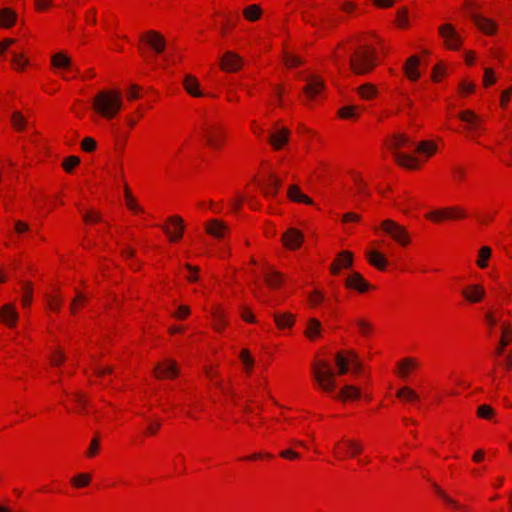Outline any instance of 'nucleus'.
<instances>
[{
    "label": "nucleus",
    "instance_id": "obj_64",
    "mask_svg": "<svg viewBox=\"0 0 512 512\" xmlns=\"http://www.w3.org/2000/svg\"><path fill=\"white\" fill-rule=\"evenodd\" d=\"M83 221L86 224H97L102 221V218L98 211L90 209L83 214Z\"/></svg>",
    "mask_w": 512,
    "mask_h": 512
},
{
    "label": "nucleus",
    "instance_id": "obj_60",
    "mask_svg": "<svg viewBox=\"0 0 512 512\" xmlns=\"http://www.w3.org/2000/svg\"><path fill=\"white\" fill-rule=\"evenodd\" d=\"M63 304V298L61 295L55 293L47 297V305L53 312H58Z\"/></svg>",
    "mask_w": 512,
    "mask_h": 512
},
{
    "label": "nucleus",
    "instance_id": "obj_49",
    "mask_svg": "<svg viewBox=\"0 0 512 512\" xmlns=\"http://www.w3.org/2000/svg\"><path fill=\"white\" fill-rule=\"evenodd\" d=\"M267 286L271 289H279L283 283V276L277 271H268L264 275Z\"/></svg>",
    "mask_w": 512,
    "mask_h": 512
},
{
    "label": "nucleus",
    "instance_id": "obj_38",
    "mask_svg": "<svg viewBox=\"0 0 512 512\" xmlns=\"http://www.w3.org/2000/svg\"><path fill=\"white\" fill-rule=\"evenodd\" d=\"M287 197L297 203H303L306 205H313L314 201L312 198L304 194L297 185H290L287 191Z\"/></svg>",
    "mask_w": 512,
    "mask_h": 512
},
{
    "label": "nucleus",
    "instance_id": "obj_43",
    "mask_svg": "<svg viewBox=\"0 0 512 512\" xmlns=\"http://www.w3.org/2000/svg\"><path fill=\"white\" fill-rule=\"evenodd\" d=\"M471 17H472L475 25L482 32H495V30L498 28L495 22H493L492 20L487 19L485 17H482L481 15H478L474 12H471Z\"/></svg>",
    "mask_w": 512,
    "mask_h": 512
},
{
    "label": "nucleus",
    "instance_id": "obj_1",
    "mask_svg": "<svg viewBox=\"0 0 512 512\" xmlns=\"http://www.w3.org/2000/svg\"><path fill=\"white\" fill-rule=\"evenodd\" d=\"M95 115L111 121L118 117L124 107L123 93L118 88H105L98 91L91 103Z\"/></svg>",
    "mask_w": 512,
    "mask_h": 512
},
{
    "label": "nucleus",
    "instance_id": "obj_62",
    "mask_svg": "<svg viewBox=\"0 0 512 512\" xmlns=\"http://www.w3.org/2000/svg\"><path fill=\"white\" fill-rule=\"evenodd\" d=\"M395 22L399 29H405V28L410 27V23H409V19H408V11L406 8H402L397 12Z\"/></svg>",
    "mask_w": 512,
    "mask_h": 512
},
{
    "label": "nucleus",
    "instance_id": "obj_10",
    "mask_svg": "<svg viewBox=\"0 0 512 512\" xmlns=\"http://www.w3.org/2000/svg\"><path fill=\"white\" fill-rule=\"evenodd\" d=\"M362 451L363 446L358 440L345 437L337 441L332 448V454L338 461H342L347 458H356L362 453Z\"/></svg>",
    "mask_w": 512,
    "mask_h": 512
},
{
    "label": "nucleus",
    "instance_id": "obj_9",
    "mask_svg": "<svg viewBox=\"0 0 512 512\" xmlns=\"http://www.w3.org/2000/svg\"><path fill=\"white\" fill-rule=\"evenodd\" d=\"M202 134L206 145L213 150H221L226 143V128L218 121H206L202 128Z\"/></svg>",
    "mask_w": 512,
    "mask_h": 512
},
{
    "label": "nucleus",
    "instance_id": "obj_48",
    "mask_svg": "<svg viewBox=\"0 0 512 512\" xmlns=\"http://www.w3.org/2000/svg\"><path fill=\"white\" fill-rule=\"evenodd\" d=\"M321 323L316 318H311L307 322V326L305 329V336L310 340H315L320 336L321 333Z\"/></svg>",
    "mask_w": 512,
    "mask_h": 512
},
{
    "label": "nucleus",
    "instance_id": "obj_11",
    "mask_svg": "<svg viewBox=\"0 0 512 512\" xmlns=\"http://www.w3.org/2000/svg\"><path fill=\"white\" fill-rule=\"evenodd\" d=\"M335 365L339 375H344L351 371L355 375L362 372L363 365L358 356L353 351H341L335 355Z\"/></svg>",
    "mask_w": 512,
    "mask_h": 512
},
{
    "label": "nucleus",
    "instance_id": "obj_16",
    "mask_svg": "<svg viewBox=\"0 0 512 512\" xmlns=\"http://www.w3.org/2000/svg\"><path fill=\"white\" fill-rule=\"evenodd\" d=\"M459 119L466 123L467 137L476 140L483 131L481 118L471 110H464L459 113Z\"/></svg>",
    "mask_w": 512,
    "mask_h": 512
},
{
    "label": "nucleus",
    "instance_id": "obj_4",
    "mask_svg": "<svg viewBox=\"0 0 512 512\" xmlns=\"http://www.w3.org/2000/svg\"><path fill=\"white\" fill-rule=\"evenodd\" d=\"M374 233L381 236H388L394 243L406 247L411 243V237L407 229L394 220H383L379 226L374 227Z\"/></svg>",
    "mask_w": 512,
    "mask_h": 512
},
{
    "label": "nucleus",
    "instance_id": "obj_58",
    "mask_svg": "<svg viewBox=\"0 0 512 512\" xmlns=\"http://www.w3.org/2000/svg\"><path fill=\"white\" fill-rule=\"evenodd\" d=\"M143 88L137 84H132L125 92L127 101H136L142 97Z\"/></svg>",
    "mask_w": 512,
    "mask_h": 512
},
{
    "label": "nucleus",
    "instance_id": "obj_63",
    "mask_svg": "<svg viewBox=\"0 0 512 512\" xmlns=\"http://www.w3.org/2000/svg\"><path fill=\"white\" fill-rule=\"evenodd\" d=\"M324 298V294L320 290L315 289L309 294V305L313 308H316L323 303Z\"/></svg>",
    "mask_w": 512,
    "mask_h": 512
},
{
    "label": "nucleus",
    "instance_id": "obj_34",
    "mask_svg": "<svg viewBox=\"0 0 512 512\" xmlns=\"http://www.w3.org/2000/svg\"><path fill=\"white\" fill-rule=\"evenodd\" d=\"M205 231L215 238H223L228 232V227L218 219H211L205 225Z\"/></svg>",
    "mask_w": 512,
    "mask_h": 512
},
{
    "label": "nucleus",
    "instance_id": "obj_32",
    "mask_svg": "<svg viewBox=\"0 0 512 512\" xmlns=\"http://www.w3.org/2000/svg\"><path fill=\"white\" fill-rule=\"evenodd\" d=\"M438 150L437 144L431 140H424L415 145L414 152L420 154L424 159L419 158L422 164L436 154Z\"/></svg>",
    "mask_w": 512,
    "mask_h": 512
},
{
    "label": "nucleus",
    "instance_id": "obj_56",
    "mask_svg": "<svg viewBox=\"0 0 512 512\" xmlns=\"http://www.w3.org/2000/svg\"><path fill=\"white\" fill-rule=\"evenodd\" d=\"M261 13H262V10H261L260 6L256 5V4L247 6L243 11L245 18L249 21H255V20L259 19L261 16Z\"/></svg>",
    "mask_w": 512,
    "mask_h": 512
},
{
    "label": "nucleus",
    "instance_id": "obj_59",
    "mask_svg": "<svg viewBox=\"0 0 512 512\" xmlns=\"http://www.w3.org/2000/svg\"><path fill=\"white\" fill-rule=\"evenodd\" d=\"M33 295V288L30 283H25L22 286V298L21 303L24 308L31 305Z\"/></svg>",
    "mask_w": 512,
    "mask_h": 512
},
{
    "label": "nucleus",
    "instance_id": "obj_12",
    "mask_svg": "<svg viewBox=\"0 0 512 512\" xmlns=\"http://www.w3.org/2000/svg\"><path fill=\"white\" fill-rule=\"evenodd\" d=\"M51 67L56 75L66 81L75 79L78 75L70 57L64 52H58L51 56Z\"/></svg>",
    "mask_w": 512,
    "mask_h": 512
},
{
    "label": "nucleus",
    "instance_id": "obj_17",
    "mask_svg": "<svg viewBox=\"0 0 512 512\" xmlns=\"http://www.w3.org/2000/svg\"><path fill=\"white\" fill-rule=\"evenodd\" d=\"M290 136L288 128L275 125L268 134V143L274 151H281L289 144Z\"/></svg>",
    "mask_w": 512,
    "mask_h": 512
},
{
    "label": "nucleus",
    "instance_id": "obj_39",
    "mask_svg": "<svg viewBox=\"0 0 512 512\" xmlns=\"http://www.w3.org/2000/svg\"><path fill=\"white\" fill-rule=\"evenodd\" d=\"M183 87L185 91L192 97H201L203 95L200 89V82L193 75L185 76L183 80Z\"/></svg>",
    "mask_w": 512,
    "mask_h": 512
},
{
    "label": "nucleus",
    "instance_id": "obj_23",
    "mask_svg": "<svg viewBox=\"0 0 512 512\" xmlns=\"http://www.w3.org/2000/svg\"><path fill=\"white\" fill-rule=\"evenodd\" d=\"M205 376L213 388L221 392L224 396L231 394L230 386L219 376L218 371L213 367L205 368Z\"/></svg>",
    "mask_w": 512,
    "mask_h": 512
},
{
    "label": "nucleus",
    "instance_id": "obj_36",
    "mask_svg": "<svg viewBox=\"0 0 512 512\" xmlns=\"http://www.w3.org/2000/svg\"><path fill=\"white\" fill-rule=\"evenodd\" d=\"M245 422L250 426L251 429L258 433H262L263 436H266L272 432L270 424L266 423L263 419H257L254 415L249 414L248 412L245 418Z\"/></svg>",
    "mask_w": 512,
    "mask_h": 512
},
{
    "label": "nucleus",
    "instance_id": "obj_61",
    "mask_svg": "<svg viewBox=\"0 0 512 512\" xmlns=\"http://www.w3.org/2000/svg\"><path fill=\"white\" fill-rule=\"evenodd\" d=\"M80 164V158L75 155L66 157L62 162V167L66 173H72L73 170Z\"/></svg>",
    "mask_w": 512,
    "mask_h": 512
},
{
    "label": "nucleus",
    "instance_id": "obj_40",
    "mask_svg": "<svg viewBox=\"0 0 512 512\" xmlns=\"http://www.w3.org/2000/svg\"><path fill=\"white\" fill-rule=\"evenodd\" d=\"M396 397L407 403L417 404L420 401V395L411 387L403 386L396 392Z\"/></svg>",
    "mask_w": 512,
    "mask_h": 512
},
{
    "label": "nucleus",
    "instance_id": "obj_44",
    "mask_svg": "<svg viewBox=\"0 0 512 512\" xmlns=\"http://www.w3.org/2000/svg\"><path fill=\"white\" fill-rule=\"evenodd\" d=\"M338 118L342 120L357 121L360 117L359 107L356 105H346L338 109Z\"/></svg>",
    "mask_w": 512,
    "mask_h": 512
},
{
    "label": "nucleus",
    "instance_id": "obj_55",
    "mask_svg": "<svg viewBox=\"0 0 512 512\" xmlns=\"http://www.w3.org/2000/svg\"><path fill=\"white\" fill-rule=\"evenodd\" d=\"M91 482V476L88 473H80L71 479V484L75 488L87 487Z\"/></svg>",
    "mask_w": 512,
    "mask_h": 512
},
{
    "label": "nucleus",
    "instance_id": "obj_54",
    "mask_svg": "<svg viewBox=\"0 0 512 512\" xmlns=\"http://www.w3.org/2000/svg\"><path fill=\"white\" fill-rule=\"evenodd\" d=\"M436 494L445 502L446 505L451 507L454 510H462L464 509L458 502L450 498L440 487L435 485Z\"/></svg>",
    "mask_w": 512,
    "mask_h": 512
},
{
    "label": "nucleus",
    "instance_id": "obj_3",
    "mask_svg": "<svg viewBox=\"0 0 512 512\" xmlns=\"http://www.w3.org/2000/svg\"><path fill=\"white\" fill-rule=\"evenodd\" d=\"M485 323L491 332L497 325H500L501 338L496 349V354L499 356L504 348L512 342V326L508 319V313L502 309L488 311L485 315Z\"/></svg>",
    "mask_w": 512,
    "mask_h": 512
},
{
    "label": "nucleus",
    "instance_id": "obj_50",
    "mask_svg": "<svg viewBox=\"0 0 512 512\" xmlns=\"http://www.w3.org/2000/svg\"><path fill=\"white\" fill-rule=\"evenodd\" d=\"M491 255H492L491 248L488 246H482L478 251V255H477V259H476L477 267L480 269L487 268L488 264H489V260L491 258Z\"/></svg>",
    "mask_w": 512,
    "mask_h": 512
},
{
    "label": "nucleus",
    "instance_id": "obj_15",
    "mask_svg": "<svg viewBox=\"0 0 512 512\" xmlns=\"http://www.w3.org/2000/svg\"><path fill=\"white\" fill-rule=\"evenodd\" d=\"M466 212L459 206L441 208L426 214V218L434 223L448 220H461L466 218Z\"/></svg>",
    "mask_w": 512,
    "mask_h": 512
},
{
    "label": "nucleus",
    "instance_id": "obj_21",
    "mask_svg": "<svg viewBox=\"0 0 512 512\" xmlns=\"http://www.w3.org/2000/svg\"><path fill=\"white\" fill-rule=\"evenodd\" d=\"M179 373L176 362L172 360H163L156 364L154 375L158 379H174Z\"/></svg>",
    "mask_w": 512,
    "mask_h": 512
},
{
    "label": "nucleus",
    "instance_id": "obj_5",
    "mask_svg": "<svg viewBox=\"0 0 512 512\" xmlns=\"http://www.w3.org/2000/svg\"><path fill=\"white\" fill-rule=\"evenodd\" d=\"M170 404L174 409H178L192 419H196L197 412L202 410L197 395L193 391H181L174 394L170 399Z\"/></svg>",
    "mask_w": 512,
    "mask_h": 512
},
{
    "label": "nucleus",
    "instance_id": "obj_53",
    "mask_svg": "<svg viewBox=\"0 0 512 512\" xmlns=\"http://www.w3.org/2000/svg\"><path fill=\"white\" fill-rule=\"evenodd\" d=\"M87 297L81 292H78L74 299L71 302L70 305V311L72 314H76L78 311H80L86 304Z\"/></svg>",
    "mask_w": 512,
    "mask_h": 512
},
{
    "label": "nucleus",
    "instance_id": "obj_26",
    "mask_svg": "<svg viewBox=\"0 0 512 512\" xmlns=\"http://www.w3.org/2000/svg\"><path fill=\"white\" fill-rule=\"evenodd\" d=\"M353 254L350 251L340 252L330 266V272L332 275H339L342 269H347L352 266Z\"/></svg>",
    "mask_w": 512,
    "mask_h": 512
},
{
    "label": "nucleus",
    "instance_id": "obj_46",
    "mask_svg": "<svg viewBox=\"0 0 512 512\" xmlns=\"http://www.w3.org/2000/svg\"><path fill=\"white\" fill-rule=\"evenodd\" d=\"M361 396V391L354 385H345L337 395V399L341 401L357 400Z\"/></svg>",
    "mask_w": 512,
    "mask_h": 512
},
{
    "label": "nucleus",
    "instance_id": "obj_35",
    "mask_svg": "<svg viewBox=\"0 0 512 512\" xmlns=\"http://www.w3.org/2000/svg\"><path fill=\"white\" fill-rule=\"evenodd\" d=\"M239 361L242 366L243 372L250 376L253 373L255 366V359L248 348H242L239 352Z\"/></svg>",
    "mask_w": 512,
    "mask_h": 512
},
{
    "label": "nucleus",
    "instance_id": "obj_19",
    "mask_svg": "<svg viewBox=\"0 0 512 512\" xmlns=\"http://www.w3.org/2000/svg\"><path fill=\"white\" fill-rule=\"evenodd\" d=\"M281 242L288 250H298L304 242V234L297 228H288L282 234Z\"/></svg>",
    "mask_w": 512,
    "mask_h": 512
},
{
    "label": "nucleus",
    "instance_id": "obj_14",
    "mask_svg": "<svg viewBox=\"0 0 512 512\" xmlns=\"http://www.w3.org/2000/svg\"><path fill=\"white\" fill-rule=\"evenodd\" d=\"M325 89L324 80L318 75H310L306 78V85L303 88L307 104L318 102Z\"/></svg>",
    "mask_w": 512,
    "mask_h": 512
},
{
    "label": "nucleus",
    "instance_id": "obj_45",
    "mask_svg": "<svg viewBox=\"0 0 512 512\" xmlns=\"http://www.w3.org/2000/svg\"><path fill=\"white\" fill-rule=\"evenodd\" d=\"M357 94L362 100L370 101L378 96L379 91L374 84L365 83L357 88Z\"/></svg>",
    "mask_w": 512,
    "mask_h": 512
},
{
    "label": "nucleus",
    "instance_id": "obj_24",
    "mask_svg": "<svg viewBox=\"0 0 512 512\" xmlns=\"http://www.w3.org/2000/svg\"><path fill=\"white\" fill-rule=\"evenodd\" d=\"M243 66V60L242 58L232 52V51H227L221 58V61H220V67L223 71L225 72H228V73H233V72H237L238 70H240Z\"/></svg>",
    "mask_w": 512,
    "mask_h": 512
},
{
    "label": "nucleus",
    "instance_id": "obj_37",
    "mask_svg": "<svg viewBox=\"0 0 512 512\" xmlns=\"http://www.w3.org/2000/svg\"><path fill=\"white\" fill-rule=\"evenodd\" d=\"M18 320V314L15 310V307L11 304H5L0 309V321L9 326L13 327Z\"/></svg>",
    "mask_w": 512,
    "mask_h": 512
},
{
    "label": "nucleus",
    "instance_id": "obj_52",
    "mask_svg": "<svg viewBox=\"0 0 512 512\" xmlns=\"http://www.w3.org/2000/svg\"><path fill=\"white\" fill-rule=\"evenodd\" d=\"M11 125L17 131H23L26 128L27 120L20 111H14L11 115Z\"/></svg>",
    "mask_w": 512,
    "mask_h": 512
},
{
    "label": "nucleus",
    "instance_id": "obj_25",
    "mask_svg": "<svg viewBox=\"0 0 512 512\" xmlns=\"http://www.w3.org/2000/svg\"><path fill=\"white\" fill-rule=\"evenodd\" d=\"M419 365V361L416 358L405 357L398 362L395 373L399 378L405 380L419 368Z\"/></svg>",
    "mask_w": 512,
    "mask_h": 512
},
{
    "label": "nucleus",
    "instance_id": "obj_57",
    "mask_svg": "<svg viewBox=\"0 0 512 512\" xmlns=\"http://www.w3.org/2000/svg\"><path fill=\"white\" fill-rule=\"evenodd\" d=\"M28 65V59L22 53H13L12 66L17 71H23Z\"/></svg>",
    "mask_w": 512,
    "mask_h": 512
},
{
    "label": "nucleus",
    "instance_id": "obj_30",
    "mask_svg": "<svg viewBox=\"0 0 512 512\" xmlns=\"http://www.w3.org/2000/svg\"><path fill=\"white\" fill-rule=\"evenodd\" d=\"M210 313L212 318L213 329L218 333L223 332L227 326L226 315L223 308L218 304H214L211 307Z\"/></svg>",
    "mask_w": 512,
    "mask_h": 512
},
{
    "label": "nucleus",
    "instance_id": "obj_8",
    "mask_svg": "<svg viewBox=\"0 0 512 512\" xmlns=\"http://www.w3.org/2000/svg\"><path fill=\"white\" fill-rule=\"evenodd\" d=\"M377 65L376 51L370 46H361L351 57V68L356 74H366Z\"/></svg>",
    "mask_w": 512,
    "mask_h": 512
},
{
    "label": "nucleus",
    "instance_id": "obj_29",
    "mask_svg": "<svg viewBox=\"0 0 512 512\" xmlns=\"http://www.w3.org/2000/svg\"><path fill=\"white\" fill-rule=\"evenodd\" d=\"M124 202L127 209L135 216H140L145 219L146 212L144 208L138 203L137 199L132 194V191L125 185L124 187Z\"/></svg>",
    "mask_w": 512,
    "mask_h": 512
},
{
    "label": "nucleus",
    "instance_id": "obj_6",
    "mask_svg": "<svg viewBox=\"0 0 512 512\" xmlns=\"http://www.w3.org/2000/svg\"><path fill=\"white\" fill-rule=\"evenodd\" d=\"M372 248L366 251V259L368 263L379 271H384L389 265L388 259L383 251H387L388 255H392L394 246L392 242L385 239L373 241Z\"/></svg>",
    "mask_w": 512,
    "mask_h": 512
},
{
    "label": "nucleus",
    "instance_id": "obj_18",
    "mask_svg": "<svg viewBox=\"0 0 512 512\" xmlns=\"http://www.w3.org/2000/svg\"><path fill=\"white\" fill-rule=\"evenodd\" d=\"M184 221L178 216H170L162 226L163 232L166 234L170 242H178L182 239L184 233Z\"/></svg>",
    "mask_w": 512,
    "mask_h": 512
},
{
    "label": "nucleus",
    "instance_id": "obj_42",
    "mask_svg": "<svg viewBox=\"0 0 512 512\" xmlns=\"http://www.w3.org/2000/svg\"><path fill=\"white\" fill-rule=\"evenodd\" d=\"M71 404H73L71 407L69 405H66L67 410H71L76 413H81L86 410L87 406V400L84 394L82 393H75L72 394L68 400Z\"/></svg>",
    "mask_w": 512,
    "mask_h": 512
},
{
    "label": "nucleus",
    "instance_id": "obj_28",
    "mask_svg": "<svg viewBox=\"0 0 512 512\" xmlns=\"http://www.w3.org/2000/svg\"><path fill=\"white\" fill-rule=\"evenodd\" d=\"M259 186L266 197H275L280 187V180L276 175L269 174L260 180Z\"/></svg>",
    "mask_w": 512,
    "mask_h": 512
},
{
    "label": "nucleus",
    "instance_id": "obj_20",
    "mask_svg": "<svg viewBox=\"0 0 512 512\" xmlns=\"http://www.w3.org/2000/svg\"><path fill=\"white\" fill-rule=\"evenodd\" d=\"M461 295L470 304H477L483 301L486 290L481 284H468L462 288Z\"/></svg>",
    "mask_w": 512,
    "mask_h": 512
},
{
    "label": "nucleus",
    "instance_id": "obj_31",
    "mask_svg": "<svg viewBox=\"0 0 512 512\" xmlns=\"http://www.w3.org/2000/svg\"><path fill=\"white\" fill-rule=\"evenodd\" d=\"M273 320L276 327L285 332L291 330L295 324V315L290 312H275L273 314Z\"/></svg>",
    "mask_w": 512,
    "mask_h": 512
},
{
    "label": "nucleus",
    "instance_id": "obj_13",
    "mask_svg": "<svg viewBox=\"0 0 512 512\" xmlns=\"http://www.w3.org/2000/svg\"><path fill=\"white\" fill-rule=\"evenodd\" d=\"M138 46L143 55L160 54L165 49L166 41L162 34H141Z\"/></svg>",
    "mask_w": 512,
    "mask_h": 512
},
{
    "label": "nucleus",
    "instance_id": "obj_33",
    "mask_svg": "<svg viewBox=\"0 0 512 512\" xmlns=\"http://www.w3.org/2000/svg\"><path fill=\"white\" fill-rule=\"evenodd\" d=\"M283 420L286 424H288L290 427L295 428L299 434H302L306 436L312 444L315 442V435L313 432L309 431V429L302 428L299 422L298 417H289L286 416L284 413H281L280 418H277L276 421Z\"/></svg>",
    "mask_w": 512,
    "mask_h": 512
},
{
    "label": "nucleus",
    "instance_id": "obj_47",
    "mask_svg": "<svg viewBox=\"0 0 512 512\" xmlns=\"http://www.w3.org/2000/svg\"><path fill=\"white\" fill-rule=\"evenodd\" d=\"M283 62L288 68H296L303 63L296 51L291 50L289 47L284 48Z\"/></svg>",
    "mask_w": 512,
    "mask_h": 512
},
{
    "label": "nucleus",
    "instance_id": "obj_2",
    "mask_svg": "<svg viewBox=\"0 0 512 512\" xmlns=\"http://www.w3.org/2000/svg\"><path fill=\"white\" fill-rule=\"evenodd\" d=\"M387 146L399 166L408 170H417L422 167V161L412 154L415 143L405 134L393 135L388 140Z\"/></svg>",
    "mask_w": 512,
    "mask_h": 512
},
{
    "label": "nucleus",
    "instance_id": "obj_51",
    "mask_svg": "<svg viewBox=\"0 0 512 512\" xmlns=\"http://www.w3.org/2000/svg\"><path fill=\"white\" fill-rule=\"evenodd\" d=\"M443 44L450 50H457L462 45L460 34H442Z\"/></svg>",
    "mask_w": 512,
    "mask_h": 512
},
{
    "label": "nucleus",
    "instance_id": "obj_41",
    "mask_svg": "<svg viewBox=\"0 0 512 512\" xmlns=\"http://www.w3.org/2000/svg\"><path fill=\"white\" fill-rule=\"evenodd\" d=\"M18 18L16 13L10 8L0 9V28L9 29L13 25H17Z\"/></svg>",
    "mask_w": 512,
    "mask_h": 512
},
{
    "label": "nucleus",
    "instance_id": "obj_22",
    "mask_svg": "<svg viewBox=\"0 0 512 512\" xmlns=\"http://www.w3.org/2000/svg\"><path fill=\"white\" fill-rule=\"evenodd\" d=\"M345 287L351 290H355L361 294L374 289V286L365 280L359 272H352L348 275L345 280Z\"/></svg>",
    "mask_w": 512,
    "mask_h": 512
},
{
    "label": "nucleus",
    "instance_id": "obj_27",
    "mask_svg": "<svg viewBox=\"0 0 512 512\" xmlns=\"http://www.w3.org/2000/svg\"><path fill=\"white\" fill-rule=\"evenodd\" d=\"M403 72L411 82H416L420 79V59L417 55H412L405 61Z\"/></svg>",
    "mask_w": 512,
    "mask_h": 512
},
{
    "label": "nucleus",
    "instance_id": "obj_7",
    "mask_svg": "<svg viewBox=\"0 0 512 512\" xmlns=\"http://www.w3.org/2000/svg\"><path fill=\"white\" fill-rule=\"evenodd\" d=\"M312 374L315 383L322 391L331 393L335 390V374L328 362L321 359L315 360L312 366Z\"/></svg>",
    "mask_w": 512,
    "mask_h": 512
}]
</instances>
